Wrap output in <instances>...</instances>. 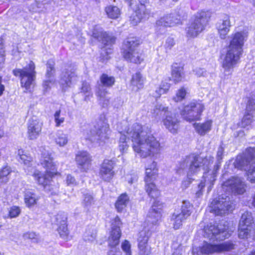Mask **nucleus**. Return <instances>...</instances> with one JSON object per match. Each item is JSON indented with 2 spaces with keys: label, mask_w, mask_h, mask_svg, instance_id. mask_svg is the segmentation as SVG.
I'll list each match as a JSON object with an SVG mask.
<instances>
[{
  "label": "nucleus",
  "mask_w": 255,
  "mask_h": 255,
  "mask_svg": "<svg viewBox=\"0 0 255 255\" xmlns=\"http://www.w3.org/2000/svg\"><path fill=\"white\" fill-rule=\"evenodd\" d=\"M120 132L119 148L122 153L126 152L128 148V138L131 139L133 151L140 157H156L160 154V144L151 133L150 128L135 123L126 131Z\"/></svg>",
  "instance_id": "obj_1"
},
{
  "label": "nucleus",
  "mask_w": 255,
  "mask_h": 255,
  "mask_svg": "<svg viewBox=\"0 0 255 255\" xmlns=\"http://www.w3.org/2000/svg\"><path fill=\"white\" fill-rule=\"evenodd\" d=\"M248 37L245 30L232 33L229 37V45L223 59L222 67L225 72L231 73L239 62L243 52V46Z\"/></svg>",
  "instance_id": "obj_2"
},
{
  "label": "nucleus",
  "mask_w": 255,
  "mask_h": 255,
  "mask_svg": "<svg viewBox=\"0 0 255 255\" xmlns=\"http://www.w3.org/2000/svg\"><path fill=\"white\" fill-rule=\"evenodd\" d=\"M214 157L209 156L203 158L199 155L191 154L182 158L177 164L175 171L179 175H184L187 173L189 181H183L182 185L186 188L191 182V177L198 173L201 168L206 171L209 169V166L213 163Z\"/></svg>",
  "instance_id": "obj_3"
},
{
  "label": "nucleus",
  "mask_w": 255,
  "mask_h": 255,
  "mask_svg": "<svg viewBox=\"0 0 255 255\" xmlns=\"http://www.w3.org/2000/svg\"><path fill=\"white\" fill-rule=\"evenodd\" d=\"M162 207L160 202L155 200L148 212L145 223L146 225L138 234L139 255H149L151 253V248L147 245V242L152 231L154 229V226L161 218Z\"/></svg>",
  "instance_id": "obj_4"
},
{
  "label": "nucleus",
  "mask_w": 255,
  "mask_h": 255,
  "mask_svg": "<svg viewBox=\"0 0 255 255\" xmlns=\"http://www.w3.org/2000/svg\"><path fill=\"white\" fill-rule=\"evenodd\" d=\"M40 150L41 152V165L46 169L45 173L34 169L28 170L27 174L31 175L34 177L36 183L42 186L45 190H50L49 184L51 183L52 174L56 169L55 165L53 161V157L51 153L45 147H41Z\"/></svg>",
  "instance_id": "obj_5"
},
{
  "label": "nucleus",
  "mask_w": 255,
  "mask_h": 255,
  "mask_svg": "<svg viewBox=\"0 0 255 255\" xmlns=\"http://www.w3.org/2000/svg\"><path fill=\"white\" fill-rule=\"evenodd\" d=\"M83 137L91 142H98L100 144L104 142L109 137L110 130L109 126L105 123L98 127L92 128L90 125H85L82 129Z\"/></svg>",
  "instance_id": "obj_6"
},
{
  "label": "nucleus",
  "mask_w": 255,
  "mask_h": 255,
  "mask_svg": "<svg viewBox=\"0 0 255 255\" xmlns=\"http://www.w3.org/2000/svg\"><path fill=\"white\" fill-rule=\"evenodd\" d=\"M153 117L157 119L163 117V122L166 128L171 132H177L178 128V121L177 115L168 111V108L161 104H156L152 111Z\"/></svg>",
  "instance_id": "obj_7"
},
{
  "label": "nucleus",
  "mask_w": 255,
  "mask_h": 255,
  "mask_svg": "<svg viewBox=\"0 0 255 255\" xmlns=\"http://www.w3.org/2000/svg\"><path fill=\"white\" fill-rule=\"evenodd\" d=\"M210 10H201L195 14V19L186 29L188 37H194L205 28L211 16Z\"/></svg>",
  "instance_id": "obj_8"
},
{
  "label": "nucleus",
  "mask_w": 255,
  "mask_h": 255,
  "mask_svg": "<svg viewBox=\"0 0 255 255\" xmlns=\"http://www.w3.org/2000/svg\"><path fill=\"white\" fill-rule=\"evenodd\" d=\"M34 63L30 61L27 65L22 69L16 68L12 70L13 74L20 78L21 87L25 88L27 91H30L34 85L36 77Z\"/></svg>",
  "instance_id": "obj_9"
},
{
  "label": "nucleus",
  "mask_w": 255,
  "mask_h": 255,
  "mask_svg": "<svg viewBox=\"0 0 255 255\" xmlns=\"http://www.w3.org/2000/svg\"><path fill=\"white\" fill-rule=\"evenodd\" d=\"M139 40L136 37H128L124 42L122 47L124 57L134 63H140L143 59L137 50Z\"/></svg>",
  "instance_id": "obj_10"
},
{
  "label": "nucleus",
  "mask_w": 255,
  "mask_h": 255,
  "mask_svg": "<svg viewBox=\"0 0 255 255\" xmlns=\"http://www.w3.org/2000/svg\"><path fill=\"white\" fill-rule=\"evenodd\" d=\"M92 36L101 41L104 45L101 49L102 59L104 61L109 59V55L112 52L111 47L115 43L116 38L103 32L102 29L98 26H96L93 31Z\"/></svg>",
  "instance_id": "obj_11"
},
{
  "label": "nucleus",
  "mask_w": 255,
  "mask_h": 255,
  "mask_svg": "<svg viewBox=\"0 0 255 255\" xmlns=\"http://www.w3.org/2000/svg\"><path fill=\"white\" fill-rule=\"evenodd\" d=\"M234 245L230 241L219 244H212L204 242L202 246L193 249L194 255H209L229 251L234 249Z\"/></svg>",
  "instance_id": "obj_12"
},
{
  "label": "nucleus",
  "mask_w": 255,
  "mask_h": 255,
  "mask_svg": "<svg viewBox=\"0 0 255 255\" xmlns=\"http://www.w3.org/2000/svg\"><path fill=\"white\" fill-rule=\"evenodd\" d=\"M158 168L157 163L155 161L152 162L145 168V190L148 195L153 199L158 198L160 195V191L157 189L153 181L157 175Z\"/></svg>",
  "instance_id": "obj_13"
},
{
  "label": "nucleus",
  "mask_w": 255,
  "mask_h": 255,
  "mask_svg": "<svg viewBox=\"0 0 255 255\" xmlns=\"http://www.w3.org/2000/svg\"><path fill=\"white\" fill-rule=\"evenodd\" d=\"M100 82L102 85H99L98 90L96 93L100 104L104 108L107 107L110 103V98L105 87H111L115 83L114 77L109 76L106 74H103L100 77Z\"/></svg>",
  "instance_id": "obj_14"
},
{
  "label": "nucleus",
  "mask_w": 255,
  "mask_h": 255,
  "mask_svg": "<svg viewBox=\"0 0 255 255\" xmlns=\"http://www.w3.org/2000/svg\"><path fill=\"white\" fill-rule=\"evenodd\" d=\"M76 68L71 64H66L63 68L60 76L59 84L63 91L70 87L78 81Z\"/></svg>",
  "instance_id": "obj_15"
},
{
  "label": "nucleus",
  "mask_w": 255,
  "mask_h": 255,
  "mask_svg": "<svg viewBox=\"0 0 255 255\" xmlns=\"http://www.w3.org/2000/svg\"><path fill=\"white\" fill-rule=\"evenodd\" d=\"M230 236L228 227L221 224L217 226L211 225L205 230V236L213 241H222L229 238Z\"/></svg>",
  "instance_id": "obj_16"
},
{
  "label": "nucleus",
  "mask_w": 255,
  "mask_h": 255,
  "mask_svg": "<svg viewBox=\"0 0 255 255\" xmlns=\"http://www.w3.org/2000/svg\"><path fill=\"white\" fill-rule=\"evenodd\" d=\"M204 106L200 102H192L184 107L181 111V115L187 121L198 120L203 110Z\"/></svg>",
  "instance_id": "obj_17"
},
{
  "label": "nucleus",
  "mask_w": 255,
  "mask_h": 255,
  "mask_svg": "<svg viewBox=\"0 0 255 255\" xmlns=\"http://www.w3.org/2000/svg\"><path fill=\"white\" fill-rule=\"evenodd\" d=\"M219 165L216 166L215 170L213 172L209 173V171L205 172L202 179L199 184L195 195L196 197H200L203 193L204 188L207 186V192L209 193L212 190L214 182L216 179L218 171L219 170Z\"/></svg>",
  "instance_id": "obj_18"
},
{
  "label": "nucleus",
  "mask_w": 255,
  "mask_h": 255,
  "mask_svg": "<svg viewBox=\"0 0 255 255\" xmlns=\"http://www.w3.org/2000/svg\"><path fill=\"white\" fill-rule=\"evenodd\" d=\"M192 208L193 206L189 202L183 201L181 211H175L172 216V219L174 221L173 228L175 229H179L182 223L190 216Z\"/></svg>",
  "instance_id": "obj_19"
},
{
  "label": "nucleus",
  "mask_w": 255,
  "mask_h": 255,
  "mask_svg": "<svg viewBox=\"0 0 255 255\" xmlns=\"http://www.w3.org/2000/svg\"><path fill=\"white\" fill-rule=\"evenodd\" d=\"M253 218L252 213L249 212H244L241 218L239 225V237L241 239L247 238L250 235L252 229Z\"/></svg>",
  "instance_id": "obj_20"
},
{
  "label": "nucleus",
  "mask_w": 255,
  "mask_h": 255,
  "mask_svg": "<svg viewBox=\"0 0 255 255\" xmlns=\"http://www.w3.org/2000/svg\"><path fill=\"white\" fill-rule=\"evenodd\" d=\"M211 211L216 215H223L232 210L230 198L226 196L214 200L211 203Z\"/></svg>",
  "instance_id": "obj_21"
},
{
  "label": "nucleus",
  "mask_w": 255,
  "mask_h": 255,
  "mask_svg": "<svg viewBox=\"0 0 255 255\" xmlns=\"http://www.w3.org/2000/svg\"><path fill=\"white\" fill-rule=\"evenodd\" d=\"M255 160V147L248 148L242 155H238L235 162V166L246 169V167Z\"/></svg>",
  "instance_id": "obj_22"
},
{
  "label": "nucleus",
  "mask_w": 255,
  "mask_h": 255,
  "mask_svg": "<svg viewBox=\"0 0 255 255\" xmlns=\"http://www.w3.org/2000/svg\"><path fill=\"white\" fill-rule=\"evenodd\" d=\"M245 184L241 178L237 177H233L223 184V188L226 190H230L232 193L238 194H242L245 191Z\"/></svg>",
  "instance_id": "obj_23"
},
{
  "label": "nucleus",
  "mask_w": 255,
  "mask_h": 255,
  "mask_svg": "<svg viewBox=\"0 0 255 255\" xmlns=\"http://www.w3.org/2000/svg\"><path fill=\"white\" fill-rule=\"evenodd\" d=\"M121 222L118 216H117L112 221V231L109 238V245L111 247H115L119 244V240L121 236Z\"/></svg>",
  "instance_id": "obj_24"
},
{
  "label": "nucleus",
  "mask_w": 255,
  "mask_h": 255,
  "mask_svg": "<svg viewBox=\"0 0 255 255\" xmlns=\"http://www.w3.org/2000/svg\"><path fill=\"white\" fill-rule=\"evenodd\" d=\"M181 15L176 12L166 14L156 21L157 26L172 27L181 24Z\"/></svg>",
  "instance_id": "obj_25"
},
{
  "label": "nucleus",
  "mask_w": 255,
  "mask_h": 255,
  "mask_svg": "<svg viewBox=\"0 0 255 255\" xmlns=\"http://www.w3.org/2000/svg\"><path fill=\"white\" fill-rule=\"evenodd\" d=\"M114 166L115 163L113 160H104L101 166L100 170L101 178L106 181H110L115 174L113 170Z\"/></svg>",
  "instance_id": "obj_26"
},
{
  "label": "nucleus",
  "mask_w": 255,
  "mask_h": 255,
  "mask_svg": "<svg viewBox=\"0 0 255 255\" xmlns=\"http://www.w3.org/2000/svg\"><path fill=\"white\" fill-rule=\"evenodd\" d=\"M75 160L82 171H87L91 165V156L86 151H79L76 154Z\"/></svg>",
  "instance_id": "obj_27"
},
{
  "label": "nucleus",
  "mask_w": 255,
  "mask_h": 255,
  "mask_svg": "<svg viewBox=\"0 0 255 255\" xmlns=\"http://www.w3.org/2000/svg\"><path fill=\"white\" fill-rule=\"evenodd\" d=\"M231 27L230 16L224 15L222 18L216 23V28L220 37L225 39L229 33Z\"/></svg>",
  "instance_id": "obj_28"
},
{
  "label": "nucleus",
  "mask_w": 255,
  "mask_h": 255,
  "mask_svg": "<svg viewBox=\"0 0 255 255\" xmlns=\"http://www.w3.org/2000/svg\"><path fill=\"white\" fill-rule=\"evenodd\" d=\"M55 63L52 60H49L46 64V80H44L43 83V87L45 91H47L50 88L51 85H53L55 81L54 78Z\"/></svg>",
  "instance_id": "obj_29"
},
{
  "label": "nucleus",
  "mask_w": 255,
  "mask_h": 255,
  "mask_svg": "<svg viewBox=\"0 0 255 255\" xmlns=\"http://www.w3.org/2000/svg\"><path fill=\"white\" fill-rule=\"evenodd\" d=\"M42 124L36 120H30L28 123L27 134L29 139H36L42 129Z\"/></svg>",
  "instance_id": "obj_30"
},
{
  "label": "nucleus",
  "mask_w": 255,
  "mask_h": 255,
  "mask_svg": "<svg viewBox=\"0 0 255 255\" xmlns=\"http://www.w3.org/2000/svg\"><path fill=\"white\" fill-rule=\"evenodd\" d=\"M149 13L144 4H140L130 17L131 23L135 25L143 19L148 17Z\"/></svg>",
  "instance_id": "obj_31"
},
{
  "label": "nucleus",
  "mask_w": 255,
  "mask_h": 255,
  "mask_svg": "<svg viewBox=\"0 0 255 255\" xmlns=\"http://www.w3.org/2000/svg\"><path fill=\"white\" fill-rule=\"evenodd\" d=\"M17 154L19 156L20 161L24 164V169L27 174L28 170L35 168V163L32 160V158L22 149H19Z\"/></svg>",
  "instance_id": "obj_32"
},
{
  "label": "nucleus",
  "mask_w": 255,
  "mask_h": 255,
  "mask_svg": "<svg viewBox=\"0 0 255 255\" xmlns=\"http://www.w3.org/2000/svg\"><path fill=\"white\" fill-rule=\"evenodd\" d=\"M129 198L126 193H123L119 196L115 203V206L118 212H123L128 204Z\"/></svg>",
  "instance_id": "obj_33"
},
{
  "label": "nucleus",
  "mask_w": 255,
  "mask_h": 255,
  "mask_svg": "<svg viewBox=\"0 0 255 255\" xmlns=\"http://www.w3.org/2000/svg\"><path fill=\"white\" fill-rule=\"evenodd\" d=\"M40 196L33 191H26L24 194V202L26 206L30 208L36 204Z\"/></svg>",
  "instance_id": "obj_34"
},
{
  "label": "nucleus",
  "mask_w": 255,
  "mask_h": 255,
  "mask_svg": "<svg viewBox=\"0 0 255 255\" xmlns=\"http://www.w3.org/2000/svg\"><path fill=\"white\" fill-rule=\"evenodd\" d=\"M96 202L93 193L89 191H85L83 192L82 204L86 209H90Z\"/></svg>",
  "instance_id": "obj_35"
},
{
  "label": "nucleus",
  "mask_w": 255,
  "mask_h": 255,
  "mask_svg": "<svg viewBox=\"0 0 255 255\" xmlns=\"http://www.w3.org/2000/svg\"><path fill=\"white\" fill-rule=\"evenodd\" d=\"M171 78L173 82L176 84L180 82L184 78L183 69L175 64L172 66Z\"/></svg>",
  "instance_id": "obj_36"
},
{
  "label": "nucleus",
  "mask_w": 255,
  "mask_h": 255,
  "mask_svg": "<svg viewBox=\"0 0 255 255\" xmlns=\"http://www.w3.org/2000/svg\"><path fill=\"white\" fill-rule=\"evenodd\" d=\"M131 85L132 90L136 92L143 88L144 79L140 73H136L132 76Z\"/></svg>",
  "instance_id": "obj_37"
},
{
  "label": "nucleus",
  "mask_w": 255,
  "mask_h": 255,
  "mask_svg": "<svg viewBox=\"0 0 255 255\" xmlns=\"http://www.w3.org/2000/svg\"><path fill=\"white\" fill-rule=\"evenodd\" d=\"M211 125L212 122L208 121L203 124H194V127L197 133L201 135H203L210 130Z\"/></svg>",
  "instance_id": "obj_38"
},
{
  "label": "nucleus",
  "mask_w": 255,
  "mask_h": 255,
  "mask_svg": "<svg viewBox=\"0 0 255 255\" xmlns=\"http://www.w3.org/2000/svg\"><path fill=\"white\" fill-rule=\"evenodd\" d=\"M105 11L108 17L111 19H117L121 15V10L116 6L108 5L105 7Z\"/></svg>",
  "instance_id": "obj_39"
},
{
  "label": "nucleus",
  "mask_w": 255,
  "mask_h": 255,
  "mask_svg": "<svg viewBox=\"0 0 255 255\" xmlns=\"http://www.w3.org/2000/svg\"><path fill=\"white\" fill-rule=\"evenodd\" d=\"M55 141L57 144L60 146H65L68 142V135L62 130H59L56 133Z\"/></svg>",
  "instance_id": "obj_40"
},
{
  "label": "nucleus",
  "mask_w": 255,
  "mask_h": 255,
  "mask_svg": "<svg viewBox=\"0 0 255 255\" xmlns=\"http://www.w3.org/2000/svg\"><path fill=\"white\" fill-rule=\"evenodd\" d=\"M50 2L49 1L44 0L40 1H35V5L36 7H34L33 10L35 11L42 12L45 10L50 9Z\"/></svg>",
  "instance_id": "obj_41"
},
{
  "label": "nucleus",
  "mask_w": 255,
  "mask_h": 255,
  "mask_svg": "<svg viewBox=\"0 0 255 255\" xmlns=\"http://www.w3.org/2000/svg\"><path fill=\"white\" fill-rule=\"evenodd\" d=\"M170 87V84L166 82H162L160 87L158 88L153 94L156 98H159L162 94L167 92Z\"/></svg>",
  "instance_id": "obj_42"
},
{
  "label": "nucleus",
  "mask_w": 255,
  "mask_h": 255,
  "mask_svg": "<svg viewBox=\"0 0 255 255\" xmlns=\"http://www.w3.org/2000/svg\"><path fill=\"white\" fill-rule=\"evenodd\" d=\"M254 115L252 113L245 114L241 123H240V126L242 128H246L250 126L254 122Z\"/></svg>",
  "instance_id": "obj_43"
},
{
  "label": "nucleus",
  "mask_w": 255,
  "mask_h": 255,
  "mask_svg": "<svg viewBox=\"0 0 255 255\" xmlns=\"http://www.w3.org/2000/svg\"><path fill=\"white\" fill-rule=\"evenodd\" d=\"M81 92L85 95V100H89V97H92L93 94L91 92V88L89 83L86 82H83L81 88Z\"/></svg>",
  "instance_id": "obj_44"
},
{
  "label": "nucleus",
  "mask_w": 255,
  "mask_h": 255,
  "mask_svg": "<svg viewBox=\"0 0 255 255\" xmlns=\"http://www.w3.org/2000/svg\"><path fill=\"white\" fill-rule=\"evenodd\" d=\"M58 231L60 236L65 240H69V231L67 228V223L58 226Z\"/></svg>",
  "instance_id": "obj_45"
},
{
  "label": "nucleus",
  "mask_w": 255,
  "mask_h": 255,
  "mask_svg": "<svg viewBox=\"0 0 255 255\" xmlns=\"http://www.w3.org/2000/svg\"><path fill=\"white\" fill-rule=\"evenodd\" d=\"M11 172L10 168L7 166L3 167L0 171V182L6 183L8 181V175Z\"/></svg>",
  "instance_id": "obj_46"
},
{
  "label": "nucleus",
  "mask_w": 255,
  "mask_h": 255,
  "mask_svg": "<svg viewBox=\"0 0 255 255\" xmlns=\"http://www.w3.org/2000/svg\"><path fill=\"white\" fill-rule=\"evenodd\" d=\"M96 231L94 228L88 229L84 235V239L86 241L93 242L96 237Z\"/></svg>",
  "instance_id": "obj_47"
},
{
  "label": "nucleus",
  "mask_w": 255,
  "mask_h": 255,
  "mask_svg": "<svg viewBox=\"0 0 255 255\" xmlns=\"http://www.w3.org/2000/svg\"><path fill=\"white\" fill-rule=\"evenodd\" d=\"M54 219V223L57 226L67 223V217L66 214L64 212H60L57 214Z\"/></svg>",
  "instance_id": "obj_48"
},
{
  "label": "nucleus",
  "mask_w": 255,
  "mask_h": 255,
  "mask_svg": "<svg viewBox=\"0 0 255 255\" xmlns=\"http://www.w3.org/2000/svg\"><path fill=\"white\" fill-rule=\"evenodd\" d=\"M187 94V90L184 87H181L177 90L176 95L173 98V100L176 102H180L183 100Z\"/></svg>",
  "instance_id": "obj_49"
},
{
  "label": "nucleus",
  "mask_w": 255,
  "mask_h": 255,
  "mask_svg": "<svg viewBox=\"0 0 255 255\" xmlns=\"http://www.w3.org/2000/svg\"><path fill=\"white\" fill-rule=\"evenodd\" d=\"M224 148L223 146L222 145H221L218 149L217 153V162L216 163V165L214 166V169L213 171L211 172H213L214 170H215V167L217 165L219 166V169L220 168L221 166V161L223 158V155L224 153Z\"/></svg>",
  "instance_id": "obj_50"
},
{
  "label": "nucleus",
  "mask_w": 255,
  "mask_h": 255,
  "mask_svg": "<svg viewBox=\"0 0 255 255\" xmlns=\"http://www.w3.org/2000/svg\"><path fill=\"white\" fill-rule=\"evenodd\" d=\"M121 248L125 255H132L131 245L128 240H125L122 243Z\"/></svg>",
  "instance_id": "obj_51"
},
{
  "label": "nucleus",
  "mask_w": 255,
  "mask_h": 255,
  "mask_svg": "<svg viewBox=\"0 0 255 255\" xmlns=\"http://www.w3.org/2000/svg\"><path fill=\"white\" fill-rule=\"evenodd\" d=\"M21 213L20 208L16 206H13L9 208L8 215L10 218L18 217Z\"/></svg>",
  "instance_id": "obj_52"
},
{
  "label": "nucleus",
  "mask_w": 255,
  "mask_h": 255,
  "mask_svg": "<svg viewBox=\"0 0 255 255\" xmlns=\"http://www.w3.org/2000/svg\"><path fill=\"white\" fill-rule=\"evenodd\" d=\"M60 113V110H58L57 111L54 115V121L56 124V127H60L65 121V118L61 116Z\"/></svg>",
  "instance_id": "obj_53"
},
{
  "label": "nucleus",
  "mask_w": 255,
  "mask_h": 255,
  "mask_svg": "<svg viewBox=\"0 0 255 255\" xmlns=\"http://www.w3.org/2000/svg\"><path fill=\"white\" fill-rule=\"evenodd\" d=\"M255 101L253 99H250L248 100L245 114H248V113H252V114H254L255 108Z\"/></svg>",
  "instance_id": "obj_54"
},
{
  "label": "nucleus",
  "mask_w": 255,
  "mask_h": 255,
  "mask_svg": "<svg viewBox=\"0 0 255 255\" xmlns=\"http://www.w3.org/2000/svg\"><path fill=\"white\" fill-rule=\"evenodd\" d=\"M5 61V54L3 46L2 39L0 38V68H1Z\"/></svg>",
  "instance_id": "obj_55"
},
{
  "label": "nucleus",
  "mask_w": 255,
  "mask_h": 255,
  "mask_svg": "<svg viewBox=\"0 0 255 255\" xmlns=\"http://www.w3.org/2000/svg\"><path fill=\"white\" fill-rule=\"evenodd\" d=\"M194 73L198 77H207L209 73L204 69L197 68L194 70Z\"/></svg>",
  "instance_id": "obj_56"
},
{
  "label": "nucleus",
  "mask_w": 255,
  "mask_h": 255,
  "mask_svg": "<svg viewBox=\"0 0 255 255\" xmlns=\"http://www.w3.org/2000/svg\"><path fill=\"white\" fill-rule=\"evenodd\" d=\"M175 42L173 38L168 37L167 38L164 46L167 50H170L174 45Z\"/></svg>",
  "instance_id": "obj_57"
},
{
  "label": "nucleus",
  "mask_w": 255,
  "mask_h": 255,
  "mask_svg": "<svg viewBox=\"0 0 255 255\" xmlns=\"http://www.w3.org/2000/svg\"><path fill=\"white\" fill-rule=\"evenodd\" d=\"M38 236L34 233L32 232H27L24 235V237L25 239H29L31 240H34V242H37L38 241Z\"/></svg>",
  "instance_id": "obj_58"
},
{
  "label": "nucleus",
  "mask_w": 255,
  "mask_h": 255,
  "mask_svg": "<svg viewBox=\"0 0 255 255\" xmlns=\"http://www.w3.org/2000/svg\"><path fill=\"white\" fill-rule=\"evenodd\" d=\"M49 189L50 190H46V191H48L50 193L51 195H57L58 193V189L59 187L56 185H52L51 183L49 184Z\"/></svg>",
  "instance_id": "obj_59"
},
{
  "label": "nucleus",
  "mask_w": 255,
  "mask_h": 255,
  "mask_svg": "<svg viewBox=\"0 0 255 255\" xmlns=\"http://www.w3.org/2000/svg\"><path fill=\"white\" fill-rule=\"evenodd\" d=\"M66 181L68 185H76V181L75 178L71 175H68L67 176Z\"/></svg>",
  "instance_id": "obj_60"
},
{
  "label": "nucleus",
  "mask_w": 255,
  "mask_h": 255,
  "mask_svg": "<svg viewBox=\"0 0 255 255\" xmlns=\"http://www.w3.org/2000/svg\"><path fill=\"white\" fill-rule=\"evenodd\" d=\"M2 78L0 76V96H1L4 90V86L2 84Z\"/></svg>",
  "instance_id": "obj_61"
},
{
  "label": "nucleus",
  "mask_w": 255,
  "mask_h": 255,
  "mask_svg": "<svg viewBox=\"0 0 255 255\" xmlns=\"http://www.w3.org/2000/svg\"><path fill=\"white\" fill-rule=\"evenodd\" d=\"M108 255H120L119 253L117 252L115 250H111L108 254Z\"/></svg>",
  "instance_id": "obj_62"
},
{
  "label": "nucleus",
  "mask_w": 255,
  "mask_h": 255,
  "mask_svg": "<svg viewBox=\"0 0 255 255\" xmlns=\"http://www.w3.org/2000/svg\"><path fill=\"white\" fill-rule=\"evenodd\" d=\"M34 7H36V5H35V1H34L30 6L29 10L32 12H35L33 10Z\"/></svg>",
  "instance_id": "obj_63"
},
{
  "label": "nucleus",
  "mask_w": 255,
  "mask_h": 255,
  "mask_svg": "<svg viewBox=\"0 0 255 255\" xmlns=\"http://www.w3.org/2000/svg\"><path fill=\"white\" fill-rule=\"evenodd\" d=\"M137 180L136 177L134 176L133 178H131L130 180L128 181L129 184H132L134 181H136Z\"/></svg>",
  "instance_id": "obj_64"
}]
</instances>
